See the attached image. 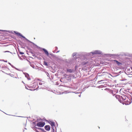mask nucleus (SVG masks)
Instances as JSON below:
<instances>
[{
	"label": "nucleus",
	"mask_w": 132,
	"mask_h": 132,
	"mask_svg": "<svg viewBox=\"0 0 132 132\" xmlns=\"http://www.w3.org/2000/svg\"><path fill=\"white\" fill-rule=\"evenodd\" d=\"M79 57L85 60V59H88L87 57L89 55H92L90 53H87L86 52H82L79 53Z\"/></svg>",
	"instance_id": "nucleus-1"
},
{
	"label": "nucleus",
	"mask_w": 132,
	"mask_h": 132,
	"mask_svg": "<svg viewBox=\"0 0 132 132\" xmlns=\"http://www.w3.org/2000/svg\"><path fill=\"white\" fill-rule=\"evenodd\" d=\"M14 32L15 34H16L17 35H18V36H21V37H22V38H24L27 41L29 42L30 43H31L32 44H33V45H35V46H37V47H38V46H37V45H36L34 43H33L32 42L30 41L29 40H28V39H27L24 36H23L21 33H20L18 32H16V31H14Z\"/></svg>",
	"instance_id": "nucleus-2"
},
{
	"label": "nucleus",
	"mask_w": 132,
	"mask_h": 132,
	"mask_svg": "<svg viewBox=\"0 0 132 132\" xmlns=\"http://www.w3.org/2000/svg\"><path fill=\"white\" fill-rule=\"evenodd\" d=\"M102 52L100 50H96L93 52H91L90 53L91 54H102Z\"/></svg>",
	"instance_id": "nucleus-3"
},
{
	"label": "nucleus",
	"mask_w": 132,
	"mask_h": 132,
	"mask_svg": "<svg viewBox=\"0 0 132 132\" xmlns=\"http://www.w3.org/2000/svg\"><path fill=\"white\" fill-rule=\"evenodd\" d=\"M45 124V123L43 122H38L37 124V126L38 127H43Z\"/></svg>",
	"instance_id": "nucleus-4"
},
{
	"label": "nucleus",
	"mask_w": 132,
	"mask_h": 132,
	"mask_svg": "<svg viewBox=\"0 0 132 132\" xmlns=\"http://www.w3.org/2000/svg\"><path fill=\"white\" fill-rule=\"evenodd\" d=\"M120 96H121L118 95L116 96L115 97L117 98V99L118 98V100L120 103L123 104L124 102H125V101L123 100V98H121L120 97Z\"/></svg>",
	"instance_id": "nucleus-5"
},
{
	"label": "nucleus",
	"mask_w": 132,
	"mask_h": 132,
	"mask_svg": "<svg viewBox=\"0 0 132 132\" xmlns=\"http://www.w3.org/2000/svg\"><path fill=\"white\" fill-rule=\"evenodd\" d=\"M89 60L88 59H85V60H83L81 63V65L84 66L87 64Z\"/></svg>",
	"instance_id": "nucleus-6"
},
{
	"label": "nucleus",
	"mask_w": 132,
	"mask_h": 132,
	"mask_svg": "<svg viewBox=\"0 0 132 132\" xmlns=\"http://www.w3.org/2000/svg\"><path fill=\"white\" fill-rule=\"evenodd\" d=\"M40 49H42L44 51L45 54H46L47 56H48L49 58L50 57L49 56V53L48 51L46 50L44 48H40Z\"/></svg>",
	"instance_id": "nucleus-7"
},
{
	"label": "nucleus",
	"mask_w": 132,
	"mask_h": 132,
	"mask_svg": "<svg viewBox=\"0 0 132 132\" xmlns=\"http://www.w3.org/2000/svg\"><path fill=\"white\" fill-rule=\"evenodd\" d=\"M50 126L49 125H46L45 126V128L46 130L49 131L50 129Z\"/></svg>",
	"instance_id": "nucleus-8"
},
{
	"label": "nucleus",
	"mask_w": 132,
	"mask_h": 132,
	"mask_svg": "<svg viewBox=\"0 0 132 132\" xmlns=\"http://www.w3.org/2000/svg\"><path fill=\"white\" fill-rule=\"evenodd\" d=\"M131 103V101H129L128 100L125 101V102H124L123 104H125L126 105H128L130 104Z\"/></svg>",
	"instance_id": "nucleus-9"
},
{
	"label": "nucleus",
	"mask_w": 132,
	"mask_h": 132,
	"mask_svg": "<svg viewBox=\"0 0 132 132\" xmlns=\"http://www.w3.org/2000/svg\"><path fill=\"white\" fill-rule=\"evenodd\" d=\"M67 71L70 73H72L75 72V70L73 69H67Z\"/></svg>",
	"instance_id": "nucleus-10"
},
{
	"label": "nucleus",
	"mask_w": 132,
	"mask_h": 132,
	"mask_svg": "<svg viewBox=\"0 0 132 132\" xmlns=\"http://www.w3.org/2000/svg\"><path fill=\"white\" fill-rule=\"evenodd\" d=\"M25 77L27 78V79L28 80H30V78L29 77V76L28 74L27 73H24Z\"/></svg>",
	"instance_id": "nucleus-11"
},
{
	"label": "nucleus",
	"mask_w": 132,
	"mask_h": 132,
	"mask_svg": "<svg viewBox=\"0 0 132 132\" xmlns=\"http://www.w3.org/2000/svg\"><path fill=\"white\" fill-rule=\"evenodd\" d=\"M126 96L125 95H122V96H120V98H123V100H124V101H125L126 99Z\"/></svg>",
	"instance_id": "nucleus-12"
},
{
	"label": "nucleus",
	"mask_w": 132,
	"mask_h": 132,
	"mask_svg": "<svg viewBox=\"0 0 132 132\" xmlns=\"http://www.w3.org/2000/svg\"><path fill=\"white\" fill-rule=\"evenodd\" d=\"M50 124L51 125V126H55V122H53L50 121V122H49Z\"/></svg>",
	"instance_id": "nucleus-13"
},
{
	"label": "nucleus",
	"mask_w": 132,
	"mask_h": 132,
	"mask_svg": "<svg viewBox=\"0 0 132 132\" xmlns=\"http://www.w3.org/2000/svg\"><path fill=\"white\" fill-rule=\"evenodd\" d=\"M114 61L118 65H120L121 64V63L119 62L117 60H114Z\"/></svg>",
	"instance_id": "nucleus-14"
},
{
	"label": "nucleus",
	"mask_w": 132,
	"mask_h": 132,
	"mask_svg": "<svg viewBox=\"0 0 132 132\" xmlns=\"http://www.w3.org/2000/svg\"><path fill=\"white\" fill-rule=\"evenodd\" d=\"M77 52H74L73 53L72 55V56L74 58H75V57H76V55L77 54Z\"/></svg>",
	"instance_id": "nucleus-15"
},
{
	"label": "nucleus",
	"mask_w": 132,
	"mask_h": 132,
	"mask_svg": "<svg viewBox=\"0 0 132 132\" xmlns=\"http://www.w3.org/2000/svg\"><path fill=\"white\" fill-rule=\"evenodd\" d=\"M111 56H116L118 57L120 56V55H118V54H111L110 55Z\"/></svg>",
	"instance_id": "nucleus-16"
},
{
	"label": "nucleus",
	"mask_w": 132,
	"mask_h": 132,
	"mask_svg": "<svg viewBox=\"0 0 132 132\" xmlns=\"http://www.w3.org/2000/svg\"><path fill=\"white\" fill-rule=\"evenodd\" d=\"M44 72H45V73L47 75V76L50 78V75L49 73L48 72H47L45 71H44Z\"/></svg>",
	"instance_id": "nucleus-17"
},
{
	"label": "nucleus",
	"mask_w": 132,
	"mask_h": 132,
	"mask_svg": "<svg viewBox=\"0 0 132 132\" xmlns=\"http://www.w3.org/2000/svg\"><path fill=\"white\" fill-rule=\"evenodd\" d=\"M55 128L56 129V127L55 126H55H52L51 129H55Z\"/></svg>",
	"instance_id": "nucleus-18"
},
{
	"label": "nucleus",
	"mask_w": 132,
	"mask_h": 132,
	"mask_svg": "<svg viewBox=\"0 0 132 132\" xmlns=\"http://www.w3.org/2000/svg\"><path fill=\"white\" fill-rule=\"evenodd\" d=\"M44 65H46V66H48V63H47V62L45 61H44Z\"/></svg>",
	"instance_id": "nucleus-19"
},
{
	"label": "nucleus",
	"mask_w": 132,
	"mask_h": 132,
	"mask_svg": "<svg viewBox=\"0 0 132 132\" xmlns=\"http://www.w3.org/2000/svg\"><path fill=\"white\" fill-rule=\"evenodd\" d=\"M37 128L39 130H42V131H43L44 132H47L46 131H44V130L42 128Z\"/></svg>",
	"instance_id": "nucleus-20"
},
{
	"label": "nucleus",
	"mask_w": 132,
	"mask_h": 132,
	"mask_svg": "<svg viewBox=\"0 0 132 132\" xmlns=\"http://www.w3.org/2000/svg\"><path fill=\"white\" fill-rule=\"evenodd\" d=\"M128 76L129 77H132V74H129L128 75Z\"/></svg>",
	"instance_id": "nucleus-21"
},
{
	"label": "nucleus",
	"mask_w": 132,
	"mask_h": 132,
	"mask_svg": "<svg viewBox=\"0 0 132 132\" xmlns=\"http://www.w3.org/2000/svg\"><path fill=\"white\" fill-rule=\"evenodd\" d=\"M19 53L20 54H21V55L23 54H24V53L23 52H20V51H19Z\"/></svg>",
	"instance_id": "nucleus-22"
},
{
	"label": "nucleus",
	"mask_w": 132,
	"mask_h": 132,
	"mask_svg": "<svg viewBox=\"0 0 132 132\" xmlns=\"http://www.w3.org/2000/svg\"><path fill=\"white\" fill-rule=\"evenodd\" d=\"M103 81H104V80H101V81H98V83L99 82V83H103V82H102Z\"/></svg>",
	"instance_id": "nucleus-23"
},
{
	"label": "nucleus",
	"mask_w": 132,
	"mask_h": 132,
	"mask_svg": "<svg viewBox=\"0 0 132 132\" xmlns=\"http://www.w3.org/2000/svg\"><path fill=\"white\" fill-rule=\"evenodd\" d=\"M30 66L31 67H32L34 68H34L35 67L34 66V64H30Z\"/></svg>",
	"instance_id": "nucleus-24"
},
{
	"label": "nucleus",
	"mask_w": 132,
	"mask_h": 132,
	"mask_svg": "<svg viewBox=\"0 0 132 132\" xmlns=\"http://www.w3.org/2000/svg\"><path fill=\"white\" fill-rule=\"evenodd\" d=\"M77 66H76V65L75 66V70H75V71L76 70V69H77Z\"/></svg>",
	"instance_id": "nucleus-25"
},
{
	"label": "nucleus",
	"mask_w": 132,
	"mask_h": 132,
	"mask_svg": "<svg viewBox=\"0 0 132 132\" xmlns=\"http://www.w3.org/2000/svg\"><path fill=\"white\" fill-rule=\"evenodd\" d=\"M1 60V61H3L5 62H7V60L5 61V60Z\"/></svg>",
	"instance_id": "nucleus-26"
},
{
	"label": "nucleus",
	"mask_w": 132,
	"mask_h": 132,
	"mask_svg": "<svg viewBox=\"0 0 132 132\" xmlns=\"http://www.w3.org/2000/svg\"><path fill=\"white\" fill-rule=\"evenodd\" d=\"M43 83L42 82H40L39 83V85H42L43 84Z\"/></svg>",
	"instance_id": "nucleus-27"
},
{
	"label": "nucleus",
	"mask_w": 132,
	"mask_h": 132,
	"mask_svg": "<svg viewBox=\"0 0 132 132\" xmlns=\"http://www.w3.org/2000/svg\"><path fill=\"white\" fill-rule=\"evenodd\" d=\"M4 52H10L11 53H12L10 52L9 51H6Z\"/></svg>",
	"instance_id": "nucleus-28"
},
{
	"label": "nucleus",
	"mask_w": 132,
	"mask_h": 132,
	"mask_svg": "<svg viewBox=\"0 0 132 132\" xmlns=\"http://www.w3.org/2000/svg\"><path fill=\"white\" fill-rule=\"evenodd\" d=\"M110 92H111V93L113 95V92L111 90H110Z\"/></svg>",
	"instance_id": "nucleus-29"
},
{
	"label": "nucleus",
	"mask_w": 132,
	"mask_h": 132,
	"mask_svg": "<svg viewBox=\"0 0 132 132\" xmlns=\"http://www.w3.org/2000/svg\"><path fill=\"white\" fill-rule=\"evenodd\" d=\"M18 55L20 59H21V60L22 59L21 58V57L20 56H19V55L18 54Z\"/></svg>",
	"instance_id": "nucleus-30"
},
{
	"label": "nucleus",
	"mask_w": 132,
	"mask_h": 132,
	"mask_svg": "<svg viewBox=\"0 0 132 132\" xmlns=\"http://www.w3.org/2000/svg\"><path fill=\"white\" fill-rule=\"evenodd\" d=\"M49 55L52 56H53V54L52 53H50L49 54Z\"/></svg>",
	"instance_id": "nucleus-31"
},
{
	"label": "nucleus",
	"mask_w": 132,
	"mask_h": 132,
	"mask_svg": "<svg viewBox=\"0 0 132 132\" xmlns=\"http://www.w3.org/2000/svg\"><path fill=\"white\" fill-rule=\"evenodd\" d=\"M51 132H55V129H51Z\"/></svg>",
	"instance_id": "nucleus-32"
},
{
	"label": "nucleus",
	"mask_w": 132,
	"mask_h": 132,
	"mask_svg": "<svg viewBox=\"0 0 132 132\" xmlns=\"http://www.w3.org/2000/svg\"><path fill=\"white\" fill-rule=\"evenodd\" d=\"M11 66L13 68H15V67H14V66H13V65H11Z\"/></svg>",
	"instance_id": "nucleus-33"
},
{
	"label": "nucleus",
	"mask_w": 132,
	"mask_h": 132,
	"mask_svg": "<svg viewBox=\"0 0 132 132\" xmlns=\"http://www.w3.org/2000/svg\"><path fill=\"white\" fill-rule=\"evenodd\" d=\"M55 50H57V49H58V48H57V47H55Z\"/></svg>",
	"instance_id": "nucleus-34"
},
{
	"label": "nucleus",
	"mask_w": 132,
	"mask_h": 132,
	"mask_svg": "<svg viewBox=\"0 0 132 132\" xmlns=\"http://www.w3.org/2000/svg\"><path fill=\"white\" fill-rule=\"evenodd\" d=\"M25 88L26 89H29L28 88H27V87L26 86H25Z\"/></svg>",
	"instance_id": "nucleus-35"
},
{
	"label": "nucleus",
	"mask_w": 132,
	"mask_h": 132,
	"mask_svg": "<svg viewBox=\"0 0 132 132\" xmlns=\"http://www.w3.org/2000/svg\"><path fill=\"white\" fill-rule=\"evenodd\" d=\"M8 63H9V64L10 65H11H11H12L10 63H9V62Z\"/></svg>",
	"instance_id": "nucleus-36"
},
{
	"label": "nucleus",
	"mask_w": 132,
	"mask_h": 132,
	"mask_svg": "<svg viewBox=\"0 0 132 132\" xmlns=\"http://www.w3.org/2000/svg\"><path fill=\"white\" fill-rule=\"evenodd\" d=\"M78 96L79 97H80L81 96V94H80L79 95H78Z\"/></svg>",
	"instance_id": "nucleus-37"
},
{
	"label": "nucleus",
	"mask_w": 132,
	"mask_h": 132,
	"mask_svg": "<svg viewBox=\"0 0 132 132\" xmlns=\"http://www.w3.org/2000/svg\"><path fill=\"white\" fill-rule=\"evenodd\" d=\"M15 68V69L16 70H18V69L17 68H15H15Z\"/></svg>",
	"instance_id": "nucleus-38"
},
{
	"label": "nucleus",
	"mask_w": 132,
	"mask_h": 132,
	"mask_svg": "<svg viewBox=\"0 0 132 132\" xmlns=\"http://www.w3.org/2000/svg\"><path fill=\"white\" fill-rule=\"evenodd\" d=\"M75 93L76 94L79 93H78L77 92H75Z\"/></svg>",
	"instance_id": "nucleus-39"
},
{
	"label": "nucleus",
	"mask_w": 132,
	"mask_h": 132,
	"mask_svg": "<svg viewBox=\"0 0 132 132\" xmlns=\"http://www.w3.org/2000/svg\"><path fill=\"white\" fill-rule=\"evenodd\" d=\"M59 51H57L56 52V53H58V52H59Z\"/></svg>",
	"instance_id": "nucleus-40"
},
{
	"label": "nucleus",
	"mask_w": 132,
	"mask_h": 132,
	"mask_svg": "<svg viewBox=\"0 0 132 132\" xmlns=\"http://www.w3.org/2000/svg\"><path fill=\"white\" fill-rule=\"evenodd\" d=\"M41 120V121H42V119L41 118L39 120Z\"/></svg>",
	"instance_id": "nucleus-41"
},
{
	"label": "nucleus",
	"mask_w": 132,
	"mask_h": 132,
	"mask_svg": "<svg viewBox=\"0 0 132 132\" xmlns=\"http://www.w3.org/2000/svg\"><path fill=\"white\" fill-rule=\"evenodd\" d=\"M131 56L132 57V54L130 56Z\"/></svg>",
	"instance_id": "nucleus-42"
},
{
	"label": "nucleus",
	"mask_w": 132,
	"mask_h": 132,
	"mask_svg": "<svg viewBox=\"0 0 132 132\" xmlns=\"http://www.w3.org/2000/svg\"><path fill=\"white\" fill-rule=\"evenodd\" d=\"M42 88V87H40L39 88L40 89Z\"/></svg>",
	"instance_id": "nucleus-43"
},
{
	"label": "nucleus",
	"mask_w": 132,
	"mask_h": 132,
	"mask_svg": "<svg viewBox=\"0 0 132 132\" xmlns=\"http://www.w3.org/2000/svg\"><path fill=\"white\" fill-rule=\"evenodd\" d=\"M2 68H4V67H2Z\"/></svg>",
	"instance_id": "nucleus-44"
},
{
	"label": "nucleus",
	"mask_w": 132,
	"mask_h": 132,
	"mask_svg": "<svg viewBox=\"0 0 132 132\" xmlns=\"http://www.w3.org/2000/svg\"><path fill=\"white\" fill-rule=\"evenodd\" d=\"M2 71V72L5 73V72L4 71Z\"/></svg>",
	"instance_id": "nucleus-45"
},
{
	"label": "nucleus",
	"mask_w": 132,
	"mask_h": 132,
	"mask_svg": "<svg viewBox=\"0 0 132 132\" xmlns=\"http://www.w3.org/2000/svg\"><path fill=\"white\" fill-rule=\"evenodd\" d=\"M6 74H7L8 75H10V74H7V73H6Z\"/></svg>",
	"instance_id": "nucleus-46"
},
{
	"label": "nucleus",
	"mask_w": 132,
	"mask_h": 132,
	"mask_svg": "<svg viewBox=\"0 0 132 132\" xmlns=\"http://www.w3.org/2000/svg\"><path fill=\"white\" fill-rule=\"evenodd\" d=\"M56 124H57V126H58V124H57V123H56Z\"/></svg>",
	"instance_id": "nucleus-47"
},
{
	"label": "nucleus",
	"mask_w": 132,
	"mask_h": 132,
	"mask_svg": "<svg viewBox=\"0 0 132 132\" xmlns=\"http://www.w3.org/2000/svg\"><path fill=\"white\" fill-rule=\"evenodd\" d=\"M107 89V88H105V90H106V89Z\"/></svg>",
	"instance_id": "nucleus-48"
},
{
	"label": "nucleus",
	"mask_w": 132,
	"mask_h": 132,
	"mask_svg": "<svg viewBox=\"0 0 132 132\" xmlns=\"http://www.w3.org/2000/svg\"><path fill=\"white\" fill-rule=\"evenodd\" d=\"M29 90H31V89H30Z\"/></svg>",
	"instance_id": "nucleus-49"
},
{
	"label": "nucleus",
	"mask_w": 132,
	"mask_h": 132,
	"mask_svg": "<svg viewBox=\"0 0 132 132\" xmlns=\"http://www.w3.org/2000/svg\"><path fill=\"white\" fill-rule=\"evenodd\" d=\"M39 87V86L38 85V87Z\"/></svg>",
	"instance_id": "nucleus-50"
},
{
	"label": "nucleus",
	"mask_w": 132,
	"mask_h": 132,
	"mask_svg": "<svg viewBox=\"0 0 132 132\" xmlns=\"http://www.w3.org/2000/svg\"><path fill=\"white\" fill-rule=\"evenodd\" d=\"M131 69L132 70V67H131Z\"/></svg>",
	"instance_id": "nucleus-51"
},
{
	"label": "nucleus",
	"mask_w": 132,
	"mask_h": 132,
	"mask_svg": "<svg viewBox=\"0 0 132 132\" xmlns=\"http://www.w3.org/2000/svg\"><path fill=\"white\" fill-rule=\"evenodd\" d=\"M60 81L61 82H62V81H61V80H60Z\"/></svg>",
	"instance_id": "nucleus-52"
},
{
	"label": "nucleus",
	"mask_w": 132,
	"mask_h": 132,
	"mask_svg": "<svg viewBox=\"0 0 132 132\" xmlns=\"http://www.w3.org/2000/svg\"><path fill=\"white\" fill-rule=\"evenodd\" d=\"M45 121H47V120H45Z\"/></svg>",
	"instance_id": "nucleus-53"
},
{
	"label": "nucleus",
	"mask_w": 132,
	"mask_h": 132,
	"mask_svg": "<svg viewBox=\"0 0 132 132\" xmlns=\"http://www.w3.org/2000/svg\"><path fill=\"white\" fill-rule=\"evenodd\" d=\"M22 83H23V81H22Z\"/></svg>",
	"instance_id": "nucleus-54"
},
{
	"label": "nucleus",
	"mask_w": 132,
	"mask_h": 132,
	"mask_svg": "<svg viewBox=\"0 0 132 132\" xmlns=\"http://www.w3.org/2000/svg\"><path fill=\"white\" fill-rule=\"evenodd\" d=\"M0 61H1V60H0Z\"/></svg>",
	"instance_id": "nucleus-55"
}]
</instances>
